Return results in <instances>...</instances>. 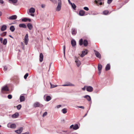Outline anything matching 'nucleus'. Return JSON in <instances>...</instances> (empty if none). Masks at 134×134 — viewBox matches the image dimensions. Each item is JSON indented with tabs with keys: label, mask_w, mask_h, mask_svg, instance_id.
<instances>
[{
	"label": "nucleus",
	"mask_w": 134,
	"mask_h": 134,
	"mask_svg": "<svg viewBox=\"0 0 134 134\" xmlns=\"http://www.w3.org/2000/svg\"><path fill=\"white\" fill-rule=\"evenodd\" d=\"M39 57H40V59H39L40 61V62H42L43 60V55L42 53H40Z\"/></svg>",
	"instance_id": "4468645a"
},
{
	"label": "nucleus",
	"mask_w": 134,
	"mask_h": 134,
	"mask_svg": "<svg viewBox=\"0 0 134 134\" xmlns=\"http://www.w3.org/2000/svg\"><path fill=\"white\" fill-rule=\"evenodd\" d=\"M23 130V128L22 127H20L19 128V129L15 131V132L19 134L22 132Z\"/></svg>",
	"instance_id": "6e6552de"
},
{
	"label": "nucleus",
	"mask_w": 134,
	"mask_h": 134,
	"mask_svg": "<svg viewBox=\"0 0 134 134\" xmlns=\"http://www.w3.org/2000/svg\"><path fill=\"white\" fill-rule=\"evenodd\" d=\"M74 59L75 60V62L76 63L77 66L78 67L81 64L80 61L77 58L76 56L75 57Z\"/></svg>",
	"instance_id": "f03ea898"
},
{
	"label": "nucleus",
	"mask_w": 134,
	"mask_h": 134,
	"mask_svg": "<svg viewBox=\"0 0 134 134\" xmlns=\"http://www.w3.org/2000/svg\"><path fill=\"white\" fill-rule=\"evenodd\" d=\"M30 14H29V13H28V14L32 16H34L35 15L33 13H30Z\"/></svg>",
	"instance_id": "de8ad7c7"
},
{
	"label": "nucleus",
	"mask_w": 134,
	"mask_h": 134,
	"mask_svg": "<svg viewBox=\"0 0 134 134\" xmlns=\"http://www.w3.org/2000/svg\"><path fill=\"white\" fill-rule=\"evenodd\" d=\"M70 5H71V6L72 7V8L74 9H75L76 8V6L75 5L74 3H72V4H70Z\"/></svg>",
	"instance_id": "f704fd0d"
},
{
	"label": "nucleus",
	"mask_w": 134,
	"mask_h": 134,
	"mask_svg": "<svg viewBox=\"0 0 134 134\" xmlns=\"http://www.w3.org/2000/svg\"><path fill=\"white\" fill-rule=\"evenodd\" d=\"M83 44L85 46H87L88 44V42L87 40H84L83 41Z\"/></svg>",
	"instance_id": "b1692460"
},
{
	"label": "nucleus",
	"mask_w": 134,
	"mask_h": 134,
	"mask_svg": "<svg viewBox=\"0 0 134 134\" xmlns=\"http://www.w3.org/2000/svg\"><path fill=\"white\" fill-rule=\"evenodd\" d=\"M27 26L29 29L30 30H31L33 28V26L32 24L30 23H28L27 25Z\"/></svg>",
	"instance_id": "2eb2a0df"
},
{
	"label": "nucleus",
	"mask_w": 134,
	"mask_h": 134,
	"mask_svg": "<svg viewBox=\"0 0 134 134\" xmlns=\"http://www.w3.org/2000/svg\"><path fill=\"white\" fill-rule=\"evenodd\" d=\"M17 18V16L16 15H13L9 16V17H7V18L10 20H14L16 19Z\"/></svg>",
	"instance_id": "39448f33"
},
{
	"label": "nucleus",
	"mask_w": 134,
	"mask_h": 134,
	"mask_svg": "<svg viewBox=\"0 0 134 134\" xmlns=\"http://www.w3.org/2000/svg\"><path fill=\"white\" fill-rule=\"evenodd\" d=\"M29 41L28 36V34H26L24 38V42L26 45L27 44Z\"/></svg>",
	"instance_id": "20e7f679"
},
{
	"label": "nucleus",
	"mask_w": 134,
	"mask_h": 134,
	"mask_svg": "<svg viewBox=\"0 0 134 134\" xmlns=\"http://www.w3.org/2000/svg\"><path fill=\"white\" fill-rule=\"evenodd\" d=\"M28 21L29 22H30L31 21V20L30 19L27 18V21Z\"/></svg>",
	"instance_id": "052dcab7"
},
{
	"label": "nucleus",
	"mask_w": 134,
	"mask_h": 134,
	"mask_svg": "<svg viewBox=\"0 0 134 134\" xmlns=\"http://www.w3.org/2000/svg\"><path fill=\"white\" fill-rule=\"evenodd\" d=\"M10 30L12 32H13L14 31L15 28L13 26H11L10 27Z\"/></svg>",
	"instance_id": "a878e982"
},
{
	"label": "nucleus",
	"mask_w": 134,
	"mask_h": 134,
	"mask_svg": "<svg viewBox=\"0 0 134 134\" xmlns=\"http://www.w3.org/2000/svg\"><path fill=\"white\" fill-rule=\"evenodd\" d=\"M7 26L5 25H3L1 27V30L2 31L5 30L7 28Z\"/></svg>",
	"instance_id": "aec40b11"
},
{
	"label": "nucleus",
	"mask_w": 134,
	"mask_h": 134,
	"mask_svg": "<svg viewBox=\"0 0 134 134\" xmlns=\"http://www.w3.org/2000/svg\"><path fill=\"white\" fill-rule=\"evenodd\" d=\"M21 134H29V133L28 132H27L24 133H22Z\"/></svg>",
	"instance_id": "4d7b16f0"
},
{
	"label": "nucleus",
	"mask_w": 134,
	"mask_h": 134,
	"mask_svg": "<svg viewBox=\"0 0 134 134\" xmlns=\"http://www.w3.org/2000/svg\"><path fill=\"white\" fill-rule=\"evenodd\" d=\"M27 18H24L22 19V21L23 22H27Z\"/></svg>",
	"instance_id": "e433bc0d"
},
{
	"label": "nucleus",
	"mask_w": 134,
	"mask_h": 134,
	"mask_svg": "<svg viewBox=\"0 0 134 134\" xmlns=\"http://www.w3.org/2000/svg\"><path fill=\"white\" fill-rule=\"evenodd\" d=\"M45 5L44 4H42L41 5V7L42 8H44L45 7Z\"/></svg>",
	"instance_id": "8fccbe9b"
},
{
	"label": "nucleus",
	"mask_w": 134,
	"mask_h": 134,
	"mask_svg": "<svg viewBox=\"0 0 134 134\" xmlns=\"http://www.w3.org/2000/svg\"><path fill=\"white\" fill-rule=\"evenodd\" d=\"M7 43V39L6 38H5L4 39L2 43L4 45H6Z\"/></svg>",
	"instance_id": "7c9ffc66"
},
{
	"label": "nucleus",
	"mask_w": 134,
	"mask_h": 134,
	"mask_svg": "<svg viewBox=\"0 0 134 134\" xmlns=\"http://www.w3.org/2000/svg\"><path fill=\"white\" fill-rule=\"evenodd\" d=\"M79 128V127L77 124H75L74 125V127H73V129L74 130H76Z\"/></svg>",
	"instance_id": "5701e85b"
},
{
	"label": "nucleus",
	"mask_w": 134,
	"mask_h": 134,
	"mask_svg": "<svg viewBox=\"0 0 134 134\" xmlns=\"http://www.w3.org/2000/svg\"><path fill=\"white\" fill-rule=\"evenodd\" d=\"M74 125H72L70 126V128L71 129V128H72V127H74Z\"/></svg>",
	"instance_id": "6e6d98bb"
},
{
	"label": "nucleus",
	"mask_w": 134,
	"mask_h": 134,
	"mask_svg": "<svg viewBox=\"0 0 134 134\" xmlns=\"http://www.w3.org/2000/svg\"><path fill=\"white\" fill-rule=\"evenodd\" d=\"M102 68V66L100 64H99L98 66V70H101Z\"/></svg>",
	"instance_id": "bb28decb"
},
{
	"label": "nucleus",
	"mask_w": 134,
	"mask_h": 134,
	"mask_svg": "<svg viewBox=\"0 0 134 134\" xmlns=\"http://www.w3.org/2000/svg\"><path fill=\"white\" fill-rule=\"evenodd\" d=\"M47 114V112H45L43 114L42 116L44 117V116H46Z\"/></svg>",
	"instance_id": "a18cd8bd"
},
{
	"label": "nucleus",
	"mask_w": 134,
	"mask_h": 134,
	"mask_svg": "<svg viewBox=\"0 0 134 134\" xmlns=\"http://www.w3.org/2000/svg\"><path fill=\"white\" fill-rule=\"evenodd\" d=\"M21 107V105L20 104L16 106L18 110H20Z\"/></svg>",
	"instance_id": "c9c22d12"
},
{
	"label": "nucleus",
	"mask_w": 134,
	"mask_h": 134,
	"mask_svg": "<svg viewBox=\"0 0 134 134\" xmlns=\"http://www.w3.org/2000/svg\"><path fill=\"white\" fill-rule=\"evenodd\" d=\"M62 86H74V85L73 84H71V83H70V84H68L63 85Z\"/></svg>",
	"instance_id": "473e14b6"
},
{
	"label": "nucleus",
	"mask_w": 134,
	"mask_h": 134,
	"mask_svg": "<svg viewBox=\"0 0 134 134\" xmlns=\"http://www.w3.org/2000/svg\"><path fill=\"white\" fill-rule=\"evenodd\" d=\"M99 72H98V74L100 75L101 73V70H98Z\"/></svg>",
	"instance_id": "e2e57ef3"
},
{
	"label": "nucleus",
	"mask_w": 134,
	"mask_h": 134,
	"mask_svg": "<svg viewBox=\"0 0 134 134\" xmlns=\"http://www.w3.org/2000/svg\"><path fill=\"white\" fill-rule=\"evenodd\" d=\"M93 87L91 86H88L87 87L86 90L88 92H92L93 91Z\"/></svg>",
	"instance_id": "423d86ee"
},
{
	"label": "nucleus",
	"mask_w": 134,
	"mask_h": 134,
	"mask_svg": "<svg viewBox=\"0 0 134 134\" xmlns=\"http://www.w3.org/2000/svg\"><path fill=\"white\" fill-rule=\"evenodd\" d=\"M35 9L33 7H31L29 9V13H35Z\"/></svg>",
	"instance_id": "f8f14e48"
},
{
	"label": "nucleus",
	"mask_w": 134,
	"mask_h": 134,
	"mask_svg": "<svg viewBox=\"0 0 134 134\" xmlns=\"http://www.w3.org/2000/svg\"><path fill=\"white\" fill-rule=\"evenodd\" d=\"M76 108H77V107L79 108H81L82 109H84L85 108L84 107V106H76Z\"/></svg>",
	"instance_id": "ea45409f"
},
{
	"label": "nucleus",
	"mask_w": 134,
	"mask_h": 134,
	"mask_svg": "<svg viewBox=\"0 0 134 134\" xmlns=\"http://www.w3.org/2000/svg\"><path fill=\"white\" fill-rule=\"evenodd\" d=\"M109 12L107 10H105L103 11V14L105 15H107L109 13Z\"/></svg>",
	"instance_id": "72a5a7b5"
},
{
	"label": "nucleus",
	"mask_w": 134,
	"mask_h": 134,
	"mask_svg": "<svg viewBox=\"0 0 134 134\" xmlns=\"http://www.w3.org/2000/svg\"><path fill=\"white\" fill-rule=\"evenodd\" d=\"M71 43L73 47H74L76 45V41L74 39H72L71 40Z\"/></svg>",
	"instance_id": "9d476101"
},
{
	"label": "nucleus",
	"mask_w": 134,
	"mask_h": 134,
	"mask_svg": "<svg viewBox=\"0 0 134 134\" xmlns=\"http://www.w3.org/2000/svg\"><path fill=\"white\" fill-rule=\"evenodd\" d=\"M0 3L1 4H3L4 3V1L3 0H0Z\"/></svg>",
	"instance_id": "864d4df0"
},
{
	"label": "nucleus",
	"mask_w": 134,
	"mask_h": 134,
	"mask_svg": "<svg viewBox=\"0 0 134 134\" xmlns=\"http://www.w3.org/2000/svg\"><path fill=\"white\" fill-rule=\"evenodd\" d=\"M85 12L83 10H81L79 12V14L80 16H83L85 14Z\"/></svg>",
	"instance_id": "9b49d317"
},
{
	"label": "nucleus",
	"mask_w": 134,
	"mask_h": 134,
	"mask_svg": "<svg viewBox=\"0 0 134 134\" xmlns=\"http://www.w3.org/2000/svg\"><path fill=\"white\" fill-rule=\"evenodd\" d=\"M0 41L1 43L3 42V38L2 37H0Z\"/></svg>",
	"instance_id": "603ef678"
},
{
	"label": "nucleus",
	"mask_w": 134,
	"mask_h": 134,
	"mask_svg": "<svg viewBox=\"0 0 134 134\" xmlns=\"http://www.w3.org/2000/svg\"><path fill=\"white\" fill-rule=\"evenodd\" d=\"M62 132H64L67 133L68 132L67 130H63L62 131Z\"/></svg>",
	"instance_id": "13d9d810"
},
{
	"label": "nucleus",
	"mask_w": 134,
	"mask_h": 134,
	"mask_svg": "<svg viewBox=\"0 0 134 134\" xmlns=\"http://www.w3.org/2000/svg\"><path fill=\"white\" fill-rule=\"evenodd\" d=\"M7 70V68L6 66H5L4 68V70L6 71Z\"/></svg>",
	"instance_id": "5fc2aeb1"
},
{
	"label": "nucleus",
	"mask_w": 134,
	"mask_h": 134,
	"mask_svg": "<svg viewBox=\"0 0 134 134\" xmlns=\"http://www.w3.org/2000/svg\"><path fill=\"white\" fill-rule=\"evenodd\" d=\"M87 53V50L85 49L84 51H83L82 52V54H81L80 56L82 57L84 56Z\"/></svg>",
	"instance_id": "0eeeda50"
},
{
	"label": "nucleus",
	"mask_w": 134,
	"mask_h": 134,
	"mask_svg": "<svg viewBox=\"0 0 134 134\" xmlns=\"http://www.w3.org/2000/svg\"><path fill=\"white\" fill-rule=\"evenodd\" d=\"M51 1L53 2H54L55 1V0H50Z\"/></svg>",
	"instance_id": "0e129e2a"
},
{
	"label": "nucleus",
	"mask_w": 134,
	"mask_h": 134,
	"mask_svg": "<svg viewBox=\"0 0 134 134\" xmlns=\"http://www.w3.org/2000/svg\"><path fill=\"white\" fill-rule=\"evenodd\" d=\"M62 111L63 114H66L67 112V109L65 108H64L62 110Z\"/></svg>",
	"instance_id": "c756f323"
},
{
	"label": "nucleus",
	"mask_w": 134,
	"mask_h": 134,
	"mask_svg": "<svg viewBox=\"0 0 134 134\" xmlns=\"http://www.w3.org/2000/svg\"><path fill=\"white\" fill-rule=\"evenodd\" d=\"M58 4L62 5V1L61 0H58Z\"/></svg>",
	"instance_id": "a19ab883"
},
{
	"label": "nucleus",
	"mask_w": 134,
	"mask_h": 134,
	"mask_svg": "<svg viewBox=\"0 0 134 134\" xmlns=\"http://www.w3.org/2000/svg\"><path fill=\"white\" fill-rule=\"evenodd\" d=\"M19 116V114L18 113H16L15 114L12 115V117L13 118H16Z\"/></svg>",
	"instance_id": "6ab92c4d"
},
{
	"label": "nucleus",
	"mask_w": 134,
	"mask_h": 134,
	"mask_svg": "<svg viewBox=\"0 0 134 134\" xmlns=\"http://www.w3.org/2000/svg\"><path fill=\"white\" fill-rule=\"evenodd\" d=\"M9 1L11 2L13 4H15L17 3L18 0H9Z\"/></svg>",
	"instance_id": "cd10ccee"
},
{
	"label": "nucleus",
	"mask_w": 134,
	"mask_h": 134,
	"mask_svg": "<svg viewBox=\"0 0 134 134\" xmlns=\"http://www.w3.org/2000/svg\"><path fill=\"white\" fill-rule=\"evenodd\" d=\"M28 73H26L25 75L24 76V78L25 79H26L27 78V77L28 76Z\"/></svg>",
	"instance_id": "58836bf2"
},
{
	"label": "nucleus",
	"mask_w": 134,
	"mask_h": 134,
	"mask_svg": "<svg viewBox=\"0 0 134 134\" xmlns=\"http://www.w3.org/2000/svg\"><path fill=\"white\" fill-rule=\"evenodd\" d=\"M68 2H69V4H72V3L70 2V0H68Z\"/></svg>",
	"instance_id": "680f3d73"
},
{
	"label": "nucleus",
	"mask_w": 134,
	"mask_h": 134,
	"mask_svg": "<svg viewBox=\"0 0 134 134\" xmlns=\"http://www.w3.org/2000/svg\"><path fill=\"white\" fill-rule=\"evenodd\" d=\"M51 99V97L50 96H47L46 97V101H49Z\"/></svg>",
	"instance_id": "c85d7f7f"
},
{
	"label": "nucleus",
	"mask_w": 134,
	"mask_h": 134,
	"mask_svg": "<svg viewBox=\"0 0 134 134\" xmlns=\"http://www.w3.org/2000/svg\"><path fill=\"white\" fill-rule=\"evenodd\" d=\"M6 32H3L2 34H1V35L2 36H4L6 35Z\"/></svg>",
	"instance_id": "4c0bfd02"
},
{
	"label": "nucleus",
	"mask_w": 134,
	"mask_h": 134,
	"mask_svg": "<svg viewBox=\"0 0 134 134\" xmlns=\"http://www.w3.org/2000/svg\"><path fill=\"white\" fill-rule=\"evenodd\" d=\"M110 65L109 64H108L106 66L105 70L106 71L109 70L110 69Z\"/></svg>",
	"instance_id": "4be33fe9"
},
{
	"label": "nucleus",
	"mask_w": 134,
	"mask_h": 134,
	"mask_svg": "<svg viewBox=\"0 0 134 134\" xmlns=\"http://www.w3.org/2000/svg\"><path fill=\"white\" fill-rule=\"evenodd\" d=\"M95 55L96 57L99 58H101V55L100 53L98 51L94 50V51Z\"/></svg>",
	"instance_id": "1a4fd4ad"
},
{
	"label": "nucleus",
	"mask_w": 134,
	"mask_h": 134,
	"mask_svg": "<svg viewBox=\"0 0 134 134\" xmlns=\"http://www.w3.org/2000/svg\"><path fill=\"white\" fill-rule=\"evenodd\" d=\"M100 2L99 3V5H102V2Z\"/></svg>",
	"instance_id": "338daca9"
},
{
	"label": "nucleus",
	"mask_w": 134,
	"mask_h": 134,
	"mask_svg": "<svg viewBox=\"0 0 134 134\" xmlns=\"http://www.w3.org/2000/svg\"><path fill=\"white\" fill-rule=\"evenodd\" d=\"M9 36L10 37H11V38H13V37H12V36L11 35H9Z\"/></svg>",
	"instance_id": "774afa93"
},
{
	"label": "nucleus",
	"mask_w": 134,
	"mask_h": 134,
	"mask_svg": "<svg viewBox=\"0 0 134 134\" xmlns=\"http://www.w3.org/2000/svg\"><path fill=\"white\" fill-rule=\"evenodd\" d=\"M85 89H86L85 86H84V87L82 88V89L83 90H84V91L85 90Z\"/></svg>",
	"instance_id": "bf43d9fd"
},
{
	"label": "nucleus",
	"mask_w": 134,
	"mask_h": 134,
	"mask_svg": "<svg viewBox=\"0 0 134 134\" xmlns=\"http://www.w3.org/2000/svg\"><path fill=\"white\" fill-rule=\"evenodd\" d=\"M33 106L34 108L37 107H42L43 106V105L42 104H40L39 102H36L34 103Z\"/></svg>",
	"instance_id": "f257e3e1"
},
{
	"label": "nucleus",
	"mask_w": 134,
	"mask_h": 134,
	"mask_svg": "<svg viewBox=\"0 0 134 134\" xmlns=\"http://www.w3.org/2000/svg\"><path fill=\"white\" fill-rule=\"evenodd\" d=\"M2 90L5 91H8L9 89L7 86H5L2 88Z\"/></svg>",
	"instance_id": "412c9836"
},
{
	"label": "nucleus",
	"mask_w": 134,
	"mask_h": 134,
	"mask_svg": "<svg viewBox=\"0 0 134 134\" xmlns=\"http://www.w3.org/2000/svg\"><path fill=\"white\" fill-rule=\"evenodd\" d=\"M113 0H108V4H110L112 2Z\"/></svg>",
	"instance_id": "49530a36"
},
{
	"label": "nucleus",
	"mask_w": 134,
	"mask_h": 134,
	"mask_svg": "<svg viewBox=\"0 0 134 134\" xmlns=\"http://www.w3.org/2000/svg\"><path fill=\"white\" fill-rule=\"evenodd\" d=\"M83 9L86 11H88L89 10L88 8L86 7H84Z\"/></svg>",
	"instance_id": "c03bdc74"
},
{
	"label": "nucleus",
	"mask_w": 134,
	"mask_h": 134,
	"mask_svg": "<svg viewBox=\"0 0 134 134\" xmlns=\"http://www.w3.org/2000/svg\"><path fill=\"white\" fill-rule=\"evenodd\" d=\"M72 33L73 35H75L76 33V30L75 28H73L71 29Z\"/></svg>",
	"instance_id": "ddd939ff"
},
{
	"label": "nucleus",
	"mask_w": 134,
	"mask_h": 134,
	"mask_svg": "<svg viewBox=\"0 0 134 134\" xmlns=\"http://www.w3.org/2000/svg\"><path fill=\"white\" fill-rule=\"evenodd\" d=\"M50 84L51 85V88H53L55 87H56L57 86V85H55L54 86H52V85L51 84V83L50 82Z\"/></svg>",
	"instance_id": "37998d69"
},
{
	"label": "nucleus",
	"mask_w": 134,
	"mask_h": 134,
	"mask_svg": "<svg viewBox=\"0 0 134 134\" xmlns=\"http://www.w3.org/2000/svg\"><path fill=\"white\" fill-rule=\"evenodd\" d=\"M19 26L20 27H22L26 28L27 27L26 25L24 24H20L19 25Z\"/></svg>",
	"instance_id": "f3484780"
},
{
	"label": "nucleus",
	"mask_w": 134,
	"mask_h": 134,
	"mask_svg": "<svg viewBox=\"0 0 134 134\" xmlns=\"http://www.w3.org/2000/svg\"><path fill=\"white\" fill-rule=\"evenodd\" d=\"M8 97L9 99H11L12 98V95L10 94H9L8 95Z\"/></svg>",
	"instance_id": "79ce46f5"
},
{
	"label": "nucleus",
	"mask_w": 134,
	"mask_h": 134,
	"mask_svg": "<svg viewBox=\"0 0 134 134\" xmlns=\"http://www.w3.org/2000/svg\"><path fill=\"white\" fill-rule=\"evenodd\" d=\"M20 101L21 102L24 101L25 100V98L23 96H21L20 97Z\"/></svg>",
	"instance_id": "393cba45"
},
{
	"label": "nucleus",
	"mask_w": 134,
	"mask_h": 134,
	"mask_svg": "<svg viewBox=\"0 0 134 134\" xmlns=\"http://www.w3.org/2000/svg\"><path fill=\"white\" fill-rule=\"evenodd\" d=\"M2 12L0 11V16H1L2 15Z\"/></svg>",
	"instance_id": "69168bd1"
},
{
	"label": "nucleus",
	"mask_w": 134,
	"mask_h": 134,
	"mask_svg": "<svg viewBox=\"0 0 134 134\" xmlns=\"http://www.w3.org/2000/svg\"><path fill=\"white\" fill-rule=\"evenodd\" d=\"M7 126L8 128L14 129L16 127V125L14 124H10V123H9L8 124Z\"/></svg>",
	"instance_id": "7ed1b4c3"
},
{
	"label": "nucleus",
	"mask_w": 134,
	"mask_h": 134,
	"mask_svg": "<svg viewBox=\"0 0 134 134\" xmlns=\"http://www.w3.org/2000/svg\"><path fill=\"white\" fill-rule=\"evenodd\" d=\"M85 98H86L88 101H90L91 100V98L90 96L88 95H86L84 97Z\"/></svg>",
	"instance_id": "dca6fc26"
},
{
	"label": "nucleus",
	"mask_w": 134,
	"mask_h": 134,
	"mask_svg": "<svg viewBox=\"0 0 134 134\" xmlns=\"http://www.w3.org/2000/svg\"><path fill=\"white\" fill-rule=\"evenodd\" d=\"M61 5L58 4L56 9V11L58 12L60 11L61 10Z\"/></svg>",
	"instance_id": "a211bd4d"
},
{
	"label": "nucleus",
	"mask_w": 134,
	"mask_h": 134,
	"mask_svg": "<svg viewBox=\"0 0 134 134\" xmlns=\"http://www.w3.org/2000/svg\"><path fill=\"white\" fill-rule=\"evenodd\" d=\"M65 46H64L63 47V51H64V55H65Z\"/></svg>",
	"instance_id": "09e8293b"
},
{
	"label": "nucleus",
	"mask_w": 134,
	"mask_h": 134,
	"mask_svg": "<svg viewBox=\"0 0 134 134\" xmlns=\"http://www.w3.org/2000/svg\"><path fill=\"white\" fill-rule=\"evenodd\" d=\"M83 43V39L81 38L79 41V44L80 46H82Z\"/></svg>",
	"instance_id": "2f4dec72"
},
{
	"label": "nucleus",
	"mask_w": 134,
	"mask_h": 134,
	"mask_svg": "<svg viewBox=\"0 0 134 134\" xmlns=\"http://www.w3.org/2000/svg\"><path fill=\"white\" fill-rule=\"evenodd\" d=\"M61 107V105H57L56 107L57 108H60V107Z\"/></svg>",
	"instance_id": "3c124183"
}]
</instances>
